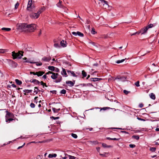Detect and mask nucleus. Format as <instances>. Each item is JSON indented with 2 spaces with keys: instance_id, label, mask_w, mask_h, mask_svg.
I'll list each match as a JSON object with an SVG mask.
<instances>
[{
  "instance_id": "f257e3e1",
  "label": "nucleus",
  "mask_w": 159,
  "mask_h": 159,
  "mask_svg": "<svg viewBox=\"0 0 159 159\" xmlns=\"http://www.w3.org/2000/svg\"><path fill=\"white\" fill-rule=\"evenodd\" d=\"M51 74V78L53 80H55L54 81L56 83L60 82L62 80L61 76L57 73H55L52 71H49L46 73L47 75Z\"/></svg>"
},
{
  "instance_id": "f03ea898",
  "label": "nucleus",
  "mask_w": 159,
  "mask_h": 159,
  "mask_svg": "<svg viewBox=\"0 0 159 159\" xmlns=\"http://www.w3.org/2000/svg\"><path fill=\"white\" fill-rule=\"evenodd\" d=\"M157 23L153 24H150L147 26L141 29L138 33V34L141 33V34H144L146 33L148 30L150 28H151L153 27H155L157 25Z\"/></svg>"
},
{
  "instance_id": "7ed1b4c3",
  "label": "nucleus",
  "mask_w": 159,
  "mask_h": 159,
  "mask_svg": "<svg viewBox=\"0 0 159 159\" xmlns=\"http://www.w3.org/2000/svg\"><path fill=\"white\" fill-rule=\"evenodd\" d=\"M27 24L25 23H20L17 25V28L20 31H27Z\"/></svg>"
},
{
  "instance_id": "20e7f679",
  "label": "nucleus",
  "mask_w": 159,
  "mask_h": 159,
  "mask_svg": "<svg viewBox=\"0 0 159 159\" xmlns=\"http://www.w3.org/2000/svg\"><path fill=\"white\" fill-rule=\"evenodd\" d=\"M23 52L22 51H20L17 53L13 52H12V56L13 57V59L16 58L20 59L23 56Z\"/></svg>"
},
{
  "instance_id": "39448f33",
  "label": "nucleus",
  "mask_w": 159,
  "mask_h": 159,
  "mask_svg": "<svg viewBox=\"0 0 159 159\" xmlns=\"http://www.w3.org/2000/svg\"><path fill=\"white\" fill-rule=\"evenodd\" d=\"M27 31H34L36 28V25L34 24L28 25Z\"/></svg>"
},
{
  "instance_id": "423d86ee",
  "label": "nucleus",
  "mask_w": 159,
  "mask_h": 159,
  "mask_svg": "<svg viewBox=\"0 0 159 159\" xmlns=\"http://www.w3.org/2000/svg\"><path fill=\"white\" fill-rule=\"evenodd\" d=\"M9 64L12 68H16L17 66V64L11 60H8Z\"/></svg>"
},
{
  "instance_id": "0eeeda50",
  "label": "nucleus",
  "mask_w": 159,
  "mask_h": 159,
  "mask_svg": "<svg viewBox=\"0 0 159 159\" xmlns=\"http://www.w3.org/2000/svg\"><path fill=\"white\" fill-rule=\"evenodd\" d=\"M34 7V5H32V1H29L27 9L28 11H33Z\"/></svg>"
},
{
  "instance_id": "6e6552de",
  "label": "nucleus",
  "mask_w": 159,
  "mask_h": 159,
  "mask_svg": "<svg viewBox=\"0 0 159 159\" xmlns=\"http://www.w3.org/2000/svg\"><path fill=\"white\" fill-rule=\"evenodd\" d=\"M30 17L32 19H37L39 18V14L37 13L32 12L30 15Z\"/></svg>"
},
{
  "instance_id": "1a4fd4ad",
  "label": "nucleus",
  "mask_w": 159,
  "mask_h": 159,
  "mask_svg": "<svg viewBox=\"0 0 159 159\" xmlns=\"http://www.w3.org/2000/svg\"><path fill=\"white\" fill-rule=\"evenodd\" d=\"M126 77L125 76H118L115 78V80H118L119 81H126Z\"/></svg>"
},
{
  "instance_id": "9d476101",
  "label": "nucleus",
  "mask_w": 159,
  "mask_h": 159,
  "mask_svg": "<svg viewBox=\"0 0 159 159\" xmlns=\"http://www.w3.org/2000/svg\"><path fill=\"white\" fill-rule=\"evenodd\" d=\"M72 34L75 36L78 35L81 37H83L84 35L83 33L79 31H77V32H72Z\"/></svg>"
},
{
  "instance_id": "9b49d317",
  "label": "nucleus",
  "mask_w": 159,
  "mask_h": 159,
  "mask_svg": "<svg viewBox=\"0 0 159 159\" xmlns=\"http://www.w3.org/2000/svg\"><path fill=\"white\" fill-rule=\"evenodd\" d=\"M11 115V113H10L9 112H7L6 114V121L7 122H9L10 121H12L13 120V119L12 118H9L8 119H7V118L9 116H10V115Z\"/></svg>"
},
{
  "instance_id": "f8f14e48",
  "label": "nucleus",
  "mask_w": 159,
  "mask_h": 159,
  "mask_svg": "<svg viewBox=\"0 0 159 159\" xmlns=\"http://www.w3.org/2000/svg\"><path fill=\"white\" fill-rule=\"evenodd\" d=\"M67 42L63 40L61 41L60 42V44L61 46L63 48L66 47L67 46Z\"/></svg>"
},
{
  "instance_id": "ddd939ff",
  "label": "nucleus",
  "mask_w": 159,
  "mask_h": 159,
  "mask_svg": "<svg viewBox=\"0 0 159 159\" xmlns=\"http://www.w3.org/2000/svg\"><path fill=\"white\" fill-rule=\"evenodd\" d=\"M45 8L44 7H42L41 8H39L37 12L40 16V14L41 13L43 12L44 11H45Z\"/></svg>"
},
{
  "instance_id": "4468645a",
  "label": "nucleus",
  "mask_w": 159,
  "mask_h": 159,
  "mask_svg": "<svg viewBox=\"0 0 159 159\" xmlns=\"http://www.w3.org/2000/svg\"><path fill=\"white\" fill-rule=\"evenodd\" d=\"M66 84H68L69 86L72 87L75 84V82L74 81V82H73L71 81H66Z\"/></svg>"
},
{
  "instance_id": "2eb2a0df",
  "label": "nucleus",
  "mask_w": 159,
  "mask_h": 159,
  "mask_svg": "<svg viewBox=\"0 0 159 159\" xmlns=\"http://www.w3.org/2000/svg\"><path fill=\"white\" fill-rule=\"evenodd\" d=\"M61 74L62 75H64L65 77H66L67 76L66 70L65 69L62 68V70L61 72Z\"/></svg>"
},
{
  "instance_id": "dca6fc26",
  "label": "nucleus",
  "mask_w": 159,
  "mask_h": 159,
  "mask_svg": "<svg viewBox=\"0 0 159 159\" xmlns=\"http://www.w3.org/2000/svg\"><path fill=\"white\" fill-rule=\"evenodd\" d=\"M51 58L50 57H44L42 58V60L45 61H49L51 60Z\"/></svg>"
},
{
  "instance_id": "f3484780",
  "label": "nucleus",
  "mask_w": 159,
  "mask_h": 159,
  "mask_svg": "<svg viewBox=\"0 0 159 159\" xmlns=\"http://www.w3.org/2000/svg\"><path fill=\"white\" fill-rule=\"evenodd\" d=\"M30 82L31 83H33L36 84H38L40 83V82L38 80L35 79H32L30 80Z\"/></svg>"
},
{
  "instance_id": "a211bd4d",
  "label": "nucleus",
  "mask_w": 159,
  "mask_h": 159,
  "mask_svg": "<svg viewBox=\"0 0 159 159\" xmlns=\"http://www.w3.org/2000/svg\"><path fill=\"white\" fill-rule=\"evenodd\" d=\"M62 2V1L59 0V2L57 4V6L60 8H63V6L61 4Z\"/></svg>"
},
{
  "instance_id": "6ab92c4d",
  "label": "nucleus",
  "mask_w": 159,
  "mask_h": 159,
  "mask_svg": "<svg viewBox=\"0 0 159 159\" xmlns=\"http://www.w3.org/2000/svg\"><path fill=\"white\" fill-rule=\"evenodd\" d=\"M26 62H27L30 63H36V64L37 66H41L42 65V63L41 62H39V63H38L37 62H32V61H26Z\"/></svg>"
},
{
  "instance_id": "aec40b11",
  "label": "nucleus",
  "mask_w": 159,
  "mask_h": 159,
  "mask_svg": "<svg viewBox=\"0 0 159 159\" xmlns=\"http://www.w3.org/2000/svg\"><path fill=\"white\" fill-rule=\"evenodd\" d=\"M57 156V155L55 153L50 154L48 156V157L49 158H52L53 157H56Z\"/></svg>"
},
{
  "instance_id": "412c9836",
  "label": "nucleus",
  "mask_w": 159,
  "mask_h": 159,
  "mask_svg": "<svg viewBox=\"0 0 159 159\" xmlns=\"http://www.w3.org/2000/svg\"><path fill=\"white\" fill-rule=\"evenodd\" d=\"M52 110L53 111L54 113L58 112L59 111H60V108L56 109L55 108L53 107L52 108Z\"/></svg>"
},
{
  "instance_id": "4be33fe9",
  "label": "nucleus",
  "mask_w": 159,
  "mask_h": 159,
  "mask_svg": "<svg viewBox=\"0 0 159 159\" xmlns=\"http://www.w3.org/2000/svg\"><path fill=\"white\" fill-rule=\"evenodd\" d=\"M32 91V90L25 89L23 91L25 92L24 94L26 95V93H29L31 92Z\"/></svg>"
},
{
  "instance_id": "5701e85b",
  "label": "nucleus",
  "mask_w": 159,
  "mask_h": 159,
  "mask_svg": "<svg viewBox=\"0 0 159 159\" xmlns=\"http://www.w3.org/2000/svg\"><path fill=\"white\" fill-rule=\"evenodd\" d=\"M104 3V4H103V6L104 7V8L105 9H106L107 8H108L109 7V6L107 2V1H105Z\"/></svg>"
},
{
  "instance_id": "b1692460",
  "label": "nucleus",
  "mask_w": 159,
  "mask_h": 159,
  "mask_svg": "<svg viewBox=\"0 0 159 159\" xmlns=\"http://www.w3.org/2000/svg\"><path fill=\"white\" fill-rule=\"evenodd\" d=\"M44 73V72L43 71H39L37 72V75L38 76H41L43 75Z\"/></svg>"
},
{
  "instance_id": "393cba45",
  "label": "nucleus",
  "mask_w": 159,
  "mask_h": 159,
  "mask_svg": "<svg viewBox=\"0 0 159 159\" xmlns=\"http://www.w3.org/2000/svg\"><path fill=\"white\" fill-rule=\"evenodd\" d=\"M150 96L151 98L153 100H154L155 99V95L153 93H151L150 94Z\"/></svg>"
},
{
  "instance_id": "a878e982",
  "label": "nucleus",
  "mask_w": 159,
  "mask_h": 159,
  "mask_svg": "<svg viewBox=\"0 0 159 159\" xmlns=\"http://www.w3.org/2000/svg\"><path fill=\"white\" fill-rule=\"evenodd\" d=\"M48 69L51 71H54L55 70V67L53 66H49L48 68Z\"/></svg>"
},
{
  "instance_id": "bb28decb",
  "label": "nucleus",
  "mask_w": 159,
  "mask_h": 159,
  "mask_svg": "<svg viewBox=\"0 0 159 159\" xmlns=\"http://www.w3.org/2000/svg\"><path fill=\"white\" fill-rule=\"evenodd\" d=\"M15 82L18 85H20L22 84L21 81L18 79H16Z\"/></svg>"
},
{
  "instance_id": "cd10ccee",
  "label": "nucleus",
  "mask_w": 159,
  "mask_h": 159,
  "mask_svg": "<svg viewBox=\"0 0 159 159\" xmlns=\"http://www.w3.org/2000/svg\"><path fill=\"white\" fill-rule=\"evenodd\" d=\"M67 72L68 73H71V74L74 77H75L76 76V74H75V73H74V72L73 71H70V70H69V71H67Z\"/></svg>"
},
{
  "instance_id": "c85d7f7f",
  "label": "nucleus",
  "mask_w": 159,
  "mask_h": 159,
  "mask_svg": "<svg viewBox=\"0 0 159 159\" xmlns=\"http://www.w3.org/2000/svg\"><path fill=\"white\" fill-rule=\"evenodd\" d=\"M39 91L38 88L37 87H35L34 89V92L36 94H37Z\"/></svg>"
},
{
  "instance_id": "c756f323",
  "label": "nucleus",
  "mask_w": 159,
  "mask_h": 159,
  "mask_svg": "<svg viewBox=\"0 0 159 159\" xmlns=\"http://www.w3.org/2000/svg\"><path fill=\"white\" fill-rule=\"evenodd\" d=\"M2 30H5L6 31H9L11 30V29L10 28H2Z\"/></svg>"
},
{
  "instance_id": "7c9ffc66",
  "label": "nucleus",
  "mask_w": 159,
  "mask_h": 159,
  "mask_svg": "<svg viewBox=\"0 0 159 159\" xmlns=\"http://www.w3.org/2000/svg\"><path fill=\"white\" fill-rule=\"evenodd\" d=\"M125 60V59H123L121 60H118L116 62V63L117 64H119L120 63L123 62V61H124Z\"/></svg>"
},
{
  "instance_id": "2f4dec72",
  "label": "nucleus",
  "mask_w": 159,
  "mask_h": 159,
  "mask_svg": "<svg viewBox=\"0 0 159 159\" xmlns=\"http://www.w3.org/2000/svg\"><path fill=\"white\" fill-rule=\"evenodd\" d=\"M66 92V91L65 89H62L61 90L60 92V93L61 94H65Z\"/></svg>"
},
{
  "instance_id": "473e14b6",
  "label": "nucleus",
  "mask_w": 159,
  "mask_h": 159,
  "mask_svg": "<svg viewBox=\"0 0 159 159\" xmlns=\"http://www.w3.org/2000/svg\"><path fill=\"white\" fill-rule=\"evenodd\" d=\"M82 74L83 76L84 77H85L87 76V74L84 70L82 71Z\"/></svg>"
},
{
  "instance_id": "72a5a7b5",
  "label": "nucleus",
  "mask_w": 159,
  "mask_h": 159,
  "mask_svg": "<svg viewBox=\"0 0 159 159\" xmlns=\"http://www.w3.org/2000/svg\"><path fill=\"white\" fill-rule=\"evenodd\" d=\"M54 46L56 48H59L60 47V46L58 43H55L54 44Z\"/></svg>"
},
{
  "instance_id": "f704fd0d",
  "label": "nucleus",
  "mask_w": 159,
  "mask_h": 159,
  "mask_svg": "<svg viewBox=\"0 0 159 159\" xmlns=\"http://www.w3.org/2000/svg\"><path fill=\"white\" fill-rule=\"evenodd\" d=\"M156 150V148H150V150L152 152H154Z\"/></svg>"
},
{
  "instance_id": "c9c22d12",
  "label": "nucleus",
  "mask_w": 159,
  "mask_h": 159,
  "mask_svg": "<svg viewBox=\"0 0 159 159\" xmlns=\"http://www.w3.org/2000/svg\"><path fill=\"white\" fill-rule=\"evenodd\" d=\"M91 81L93 82L98 81V79L97 78H92Z\"/></svg>"
},
{
  "instance_id": "e433bc0d",
  "label": "nucleus",
  "mask_w": 159,
  "mask_h": 159,
  "mask_svg": "<svg viewBox=\"0 0 159 159\" xmlns=\"http://www.w3.org/2000/svg\"><path fill=\"white\" fill-rule=\"evenodd\" d=\"M71 136L75 139H76L77 138V135L75 134L72 133L71 134Z\"/></svg>"
},
{
  "instance_id": "4c0bfd02",
  "label": "nucleus",
  "mask_w": 159,
  "mask_h": 159,
  "mask_svg": "<svg viewBox=\"0 0 159 159\" xmlns=\"http://www.w3.org/2000/svg\"><path fill=\"white\" fill-rule=\"evenodd\" d=\"M7 51V49H0V53H3Z\"/></svg>"
},
{
  "instance_id": "58836bf2",
  "label": "nucleus",
  "mask_w": 159,
  "mask_h": 159,
  "mask_svg": "<svg viewBox=\"0 0 159 159\" xmlns=\"http://www.w3.org/2000/svg\"><path fill=\"white\" fill-rule=\"evenodd\" d=\"M89 142L91 144H96L98 143L96 141H90Z\"/></svg>"
},
{
  "instance_id": "ea45409f",
  "label": "nucleus",
  "mask_w": 159,
  "mask_h": 159,
  "mask_svg": "<svg viewBox=\"0 0 159 159\" xmlns=\"http://www.w3.org/2000/svg\"><path fill=\"white\" fill-rule=\"evenodd\" d=\"M40 83L41 84V85H43V87L45 86L46 87H47L46 83H43V81H41Z\"/></svg>"
},
{
  "instance_id": "a19ab883",
  "label": "nucleus",
  "mask_w": 159,
  "mask_h": 159,
  "mask_svg": "<svg viewBox=\"0 0 159 159\" xmlns=\"http://www.w3.org/2000/svg\"><path fill=\"white\" fill-rule=\"evenodd\" d=\"M135 84L137 87H139L140 86L139 85V81H137L135 83Z\"/></svg>"
},
{
  "instance_id": "79ce46f5",
  "label": "nucleus",
  "mask_w": 159,
  "mask_h": 159,
  "mask_svg": "<svg viewBox=\"0 0 159 159\" xmlns=\"http://www.w3.org/2000/svg\"><path fill=\"white\" fill-rule=\"evenodd\" d=\"M69 159H75L76 157L74 156L69 155Z\"/></svg>"
},
{
  "instance_id": "37998d69",
  "label": "nucleus",
  "mask_w": 159,
  "mask_h": 159,
  "mask_svg": "<svg viewBox=\"0 0 159 159\" xmlns=\"http://www.w3.org/2000/svg\"><path fill=\"white\" fill-rule=\"evenodd\" d=\"M30 106L31 108H34L35 107V105L33 103H31Z\"/></svg>"
},
{
  "instance_id": "c03bdc74",
  "label": "nucleus",
  "mask_w": 159,
  "mask_h": 159,
  "mask_svg": "<svg viewBox=\"0 0 159 159\" xmlns=\"http://www.w3.org/2000/svg\"><path fill=\"white\" fill-rule=\"evenodd\" d=\"M19 5V3L18 2H17L15 5V8L16 9H17L18 8Z\"/></svg>"
},
{
  "instance_id": "a18cd8bd",
  "label": "nucleus",
  "mask_w": 159,
  "mask_h": 159,
  "mask_svg": "<svg viewBox=\"0 0 159 159\" xmlns=\"http://www.w3.org/2000/svg\"><path fill=\"white\" fill-rule=\"evenodd\" d=\"M42 156L41 155H38L36 157V159H42Z\"/></svg>"
},
{
  "instance_id": "49530a36",
  "label": "nucleus",
  "mask_w": 159,
  "mask_h": 159,
  "mask_svg": "<svg viewBox=\"0 0 159 159\" xmlns=\"http://www.w3.org/2000/svg\"><path fill=\"white\" fill-rule=\"evenodd\" d=\"M133 137L137 140H138L139 139V137L138 136H133Z\"/></svg>"
},
{
  "instance_id": "de8ad7c7",
  "label": "nucleus",
  "mask_w": 159,
  "mask_h": 159,
  "mask_svg": "<svg viewBox=\"0 0 159 159\" xmlns=\"http://www.w3.org/2000/svg\"><path fill=\"white\" fill-rule=\"evenodd\" d=\"M91 44H92L93 46L96 47H97V44L94 42H91Z\"/></svg>"
},
{
  "instance_id": "09e8293b",
  "label": "nucleus",
  "mask_w": 159,
  "mask_h": 159,
  "mask_svg": "<svg viewBox=\"0 0 159 159\" xmlns=\"http://www.w3.org/2000/svg\"><path fill=\"white\" fill-rule=\"evenodd\" d=\"M123 92L124 93H125V94L127 95L129 93V92L128 91L125 90L123 91Z\"/></svg>"
},
{
  "instance_id": "8fccbe9b",
  "label": "nucleus",
  "mask_w": 159,
  "mask_h": 159,
  "mask_svg": "<svg viewBox=\"0 0 159 159\" xmlns=\"http://www.w3.org/2000/svg\"><path fill=\"white\" fill-rule=\"evenodd\" d=\"M107 155L108 154L107 153H104L103 154H100V155L102 156V157H105L106 156V155Z\"/></svg>"
},
{
  "instance_id": "3c124183",
  "label": "nucleus",
  "mask_w": 159,
  "mask_h": 159,
  "mask_svg": "<svg viewBox=\"0 0 159 159\" xmlns=\"http://www.w3.org/2000/svg\"><path fill=\"white\" fill-rule=\"evenodd\" d=\"M129 146L131 148H134L135 147V145L134 144H130L129 145Z\"/></svg>"
},
{
  "instance_id": "603ef678",
  "label": "nucleus",
  "mask_w": 159,
  "mask_h": 159,
  "mask_svg": "<svg viewBox=\"0 0 159 159\" xmlns=\"http://www.w3.org/2000/svg\"><path fill=\"white\" fill-rule=\"evenodd\" d=\"M102 146L104 148H107V145L106 144L104 143L102 144Z\"/></svg>"
},
{
  "instance_id": "864d4df0",
  "label": "nucleus",
  "mask_w": 159,
  "mask_h": 159,
  "mask_svg": "<svg viewBox=\"0 0 159 159\" xmlns=\"http://www.w3.org/2000/svg\"><path fill=\"white\" fill-rule=\"evenodd\" d=\"M91 33L92 34H95V33H96L95 32V30H93H93H92L91 31Z\"/></svg>"
},
{
  "instance_id": "5fc2aeb1",
  "label": "nucleus",
  "mask_w": 159,
  "mask_h": 159,
  "mask_svg": "<svg viewBox=\"0 0 159 159\" xmlns=\"http://www.w3.org/2000/svg\"><path fill=\"white\" fill-rule=\"evenodd\" d=\"M30 74H33L34 75H37V72L35 73L34 72H30Z\"/></svg>"
},
{
  "instance_id": "6e6d98bb",
  "label": "nucleus",
  "mask_w": 159,
  "mask_h": 159,
  "mask_svg": "<svg viewBox=\"0 0 159 159\" xmlns=\"http://www.w3.org/2000/svg\"><path fill=\"white\" fill-rule=\"evenodd\" d=\"M52 118H53L54 120H57L59 118V117H54L53 116L52 117Z\"/></svg>"
},
{
  "instance_id": "4d7b16f0",
  "label": "nucleus",
  "mask_w": 159,
  "mask_h": 159,
  "mask_svg": "<svg viewBox=\"0 0 159 159\" xmlns=\"http://www.w3.org/2000/svg\"><path fill=\"white\" fill-rule=\"evenodd\" d=\"M54 70H55L56 72H59V70L58 68H56Z\"/></svg>"
},
{
  "instance_id": "13d9d810",
  "label": "nucleus",
  "mask_w": 159,
  "mask_h": 159,
  "mask_svg": "<svg viewBox=\"0 0 159 159\" xmlns=\"http://www.w3.org/2000/svg\"><path fill=\"white\" fill-rule=\"evenodd\" d=\"M25 143H24V144H23V145H22V146H19V147L17 148V149H20V148H22L23 147V146L25 145Z\"/></svg>"
},
{
  "instance_id": "bf43d9fd",
  "label": "nucleus",
  "mask_w": 159,
  "mask_h": 159,
  "mask_svg": "<svg viewBox=\"0 0 159 159\" xmlns=\"http://www.w3.org/2000/svg\"><path fill=\"white\" fill-rule=\"evenodd\" d=\"M119 139H119V138L117 139V138H112V140H119Z\"/></svg>"
},
{
  "instance_id": "052dcab7",
  "label": "nucleus",
  "mask_w": 159,
  "mask_h": 159,
  "mask_svg": "<svg viewBox=\"0 0 159 159\" xmlns=\"http://www.w3.org/2000/svg\"><path fill=\"white\" fill-rule=\"evenodd\" d=\"M139 31H138V32H135L133 34H131V36H133V35H135L136 34H138V33H139Z\"/></svg>"
},
{
  "instance_id": "680f3d73",
  "label": "nucleus",
  "mask_w": 159,
  "mask_h": 159,
  "mask_svg": "<svg viewBox=\"0 0 159 159\" xmlns=\"http://www.w3.org/2000/svg\"><path fill=\"white\" fill-rule=\"evenodd\" d=\"M47 74H46V75H44L43 76V77L44 79H46V78H47V75H46Z\"/></svg>"
},
{
  "instance_id": "e2e57ef3",
  "label": "nucleus",
  "mask_w": 159,
  "mask_h": 159,
  "mask_svg": "<svg viewBox=\"0 0 159 159\" xmlns=\"http://www.w3.org/2000/svg\"><path fill=\"white\" fill-rule=\"evenodd\" d=\"M98 66V64L97 63H94L93 64V66Z\"/></svg>"
},
{
  "instance_id": "0e129e2a",
  "label": "nucleus",
  "mask_w": 159,
  "mask_h": 159,
  "mask_svg": "<svg viewBox=\"0 0 159 159\" xmlns=\"http://www.w3.org/2000/svg\"><path fill=\"white\" fill-rule=\"evenodd\" d=\"M11 86L13 88H16V86L14 84H12Z\"/></svg>"
},
{
  "instance_id": "69168bd1",
  "label": "nucleus",
  "mask_w": 159,
  "mask_h": 159,
  "mask_svg": "<svg viewBox=\"0 0 159 159\" xmlns=\"http://www.w3.org/2000/svg\"><path fill=\"white\" fill-rule=\"evenodd\" d=\"M138 119L139 120H143V119H142L141 118H138Z\"/></svg>"
},
{
  "instance_id": "338daca9",
  "label": "nucleus",
  "mask_w": 159,
  "mask_h": 159,
  "mask_svg": "<svg viewBox=\"0 0 159 159\" xmlns=\"http://www.w3.org/2000/svg\"><path fill=\"white\" fill-rule=\"evenodd\" d=\"M143 105L142 104H140L139 105V107H140L142 108L143 107Z\"/></svg>"
},
{
  "instance_id": "774afa93",
  "label": "nucleus",
  "mask_w": 159,
  "mask_h": 159,
  "mask_svg": "<svg viewBox=\"0 0 159 159\" xmlns=\"http://www.w3.org/2000/svg\"><path fill=\"white\" fill-rule=\"evenodd\" d=\"M155 130L157 131H159V128H157Z\"/></svg>"
}]
</instances>
